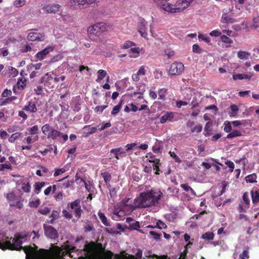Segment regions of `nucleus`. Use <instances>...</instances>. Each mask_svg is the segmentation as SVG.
<instances>
[{
  "instance_id": "423d86ee",
  "label": "nucleus",
  "mask_w": 259,
  "mask_h": 259,
  "mask_svg": "<svg viewBox=\"0 0 259 259\" xmlns=\"http://www.w3.org/2000/svg\"><path fill=\"white\" fill-rule=\"evenodd\" d=\"M106 30V24L103 22H98L89 27L87 31L91 34L98 35L100 32L105 31Z\"/></svg>"
},
{
  "instance_id": "864d4df0",
  "label": "nucleus",
  "mask_w": 259,
  "mask_h": 259,
  "mask_svg": "<svg viewBox=\"0 0 259 259\" xmlns=\"http://www.w3.org/2000/svg\"><path fill=\"white\" fill-rule=\"evenodd\" d=\"M224 132L229 133L232 131V127L230 122L228 121H226L224 122Z\"/></svg>"
},
{
  "instance_id": "f257e3e1",
  "label": "nucleus",
  "mask_w": 259,
  "mask_h": 259,
  "mask_svg": "<svg viewBox=\"0 0 259 259\" xmlns=\"http://www.w3.org/2000/svg\"><path fill=\"white\" fill-rule=\"evenodd\" d=\"M25 236L19 234L14 235V238L7 236L4 233H0V249L3 250L7 249L10 250H20L24 251L26 253V259H61L60 251L55 254L52 257L47 256L48 254V250L45 249H39L37 251V246L34 245V248L31 246H21L22 240Z\"/></svg>"
},
{
  "instance_id": "dca6fc26",
  "label": "nucleus",
  "mask_w": 259,
  "mask_h": 259,
  "mask_svg": "<svg viewBox=\"0 0 259 259\" xmlns=\"http://www.w3.org/2000/svg\"><path fill=\"white\" fill-rule=\"evenodd\" d=\"M111 153H113L115 159L118 160L120 157H126V152L122 150L121 147L116 148L111 150Z\"/></svg>"
},
{
  "instance_id": "20e7f679",
  "label": "nucleus",
  "mask_w": 259,
  "mask_h": 259,
  "mask_svg": "<svg viewBox=\"0 0 259 259\" xmlns=\"http://www.w3.org/2000/svg\"><path fill=\"white\" fill-rule=\"evenodd\" d=\"M160 199H161L160 193L155 198L152 197L151 194H140L139 198L134 199L135 207L132 206V208L133 210H135L137 208L151 207L158 204V201Z\"/></svg>"
},
{
  "instance_id": "79ce46f5",
  "label": "nucleus",
  "mask_w": 259,
  "mask_h": 259,
  "mask_svg": "<svg viewBox=\"0 0 259 259\" xmlns=\"http://www.w3.org/2000/svg\"><path fill=\"white\" fill-rule=\"evenodd\" d=\"M130 227L131 229L137 230L142 233H144L142 230L138 229V228H140V223L138 221H136L133 223L130 224Z\"/></svg>"
},
{
  "instance_id": "8fccbe9b",
  "label": "nucleus",
  "mask_w": 259,
  "mask_h": 259,
  "mask_svg": "<svg viewBox=\"0 0 259 259\" xmlns=\"http://www.w3.org/2000/svg\"><path fill=\"white\" fill-rule=\"evenodd\" d=\"M155 227H157V228L159 229H166L167 226L163 222L160 220H158V221L156 222Z\"/></svg>"
},
{
  "instance_id": "e2e57ef3",
  "label": "nucleus",
  "mask_w": 259,
  "mask_h": 259,
  "mask_svg": "<svg viewBox=\"0 0 259 259\" xmlns=\"http://www.w3.org/2000/svg\"><path fill=\"white\" fill-rule=\"evenodd\" d=\"M41 66V64L40 63H36L35 64H30L28 66H27V68H28V69H34V70H38L40 69Z\"/></svg>"
},
{
  "instance_id": "2eb2a0df",
  "label": "nucleus",
  "mask_w": 259,
  "mask_h": 259,
  "mask_svg": "<svg viewBox=\"0 0 259 259\" xmlns=\"http://www.w3.org/2000/svg\"><path fill=\"white\" fill-rule=\"evenodd\" d=\"M146 73L145 67L142 66L140 67L138 72L132 75V80L134 81H138L140 80V77L142 76H144Z\"/></svg>"
},
{
  "instance_id": "774afa93",
  "label": "nucleus",
  "mask_w": 259,
  "mask_h": 259,
  "mask_svg": "<svg viewBox=\"0 0 259 259\" xmlns=\"http://www.w3.org/2000/svg\"><path fill=\"white\" fill-rule=\"evenodd\" d=\"M249 258V252L247 250H243V253L239 255V259Z\"/></svg>"
},
{
  "instance_id": "49530a36",
  "label": "nucleus",
  "mask_w": 259,
  "mask_h": 259,
  "mask_svg": "<svg viewBox=\"0 0 259 259\" xmlns=\"http://www.w3.org/2000/svg\"><path fill=\"white\" fill-rule=\"evenodd\" d=\"M106 108H107V105H104L102 106H97L95 107L94 110H95V112L101 114L104 110H105Z\"/></svg>"
},
{
  "instance_id": "473e14b6",
  "label": "nucleus",
  "mask_w": 259,
  "mask_h": 259,
  "mask_svg": "<svg viewBox=\"0 0 259 259\" xmlns=\"http://www.w3.org/2000/svg\"><path fill=\"white\" fill-rule=\"evenodd\" d=\"M231 112H229V116L230 117H234L237 115V112L238 111V107L235 104L231 105L230 106Z\"/></svg>"
},
{
  "instance_id": "680f3d73",
  "label": "nucleus",
  "mask_w": 259,
  "mask_h": 259,
  "mask_svg": "<svg viewBox=\"0 0 259 259\" xmlns=\"http://www.w3.org/2000/svg\"><path fill=\"white\" fill-rule=\"evenodd\" d=\"M84 229H85V232H86L93 231L94 230V226L91 222L87 223V225L84 227Z\"/></svg>"
},
{
  "instance_id": "72a5a7b5",
  "label": "nucleus",
  "mask_w": 259,
  "mask_h": 259,
  "mask_svg": "<svg viewBox=\"0 0 259 259\" xmlns=\"http://www.w3.org/2000/svg\"><path fill=\"white\" fill-rule=\"evenodd\" d=\"M201 238L205 240H212L214 238V234L212 232H207L203 234Z\"/></svg>"
},
{
  "instance_id": "393cba45",
  "label": "nucleus",
  "mask_w": 259,
  "mask_h": 259,
  "mask_svg": "<svg viewBox=\"0 0 259 259\" xmlns=\"http://www.w3.org/2000/svg\"><path fill=\"white\" fill-rule=\"evenodd\" d=\"M122 204V209H130V211H133L135 209H132V206H134L135 207V203L134 205H132L129 203V198L126 200H123L121 201Z\"/></svg>"
},
{
  "instance_id": "e433bc0d",
  "label": "nucleus",
  "mask_w": 259,
  "mask_h": 259,
  "mask_svg": "<svg viewBox=\"0 0 259 259\" xmlns=\"http://www.w3.org/2000/svg\"><path fill=\"white\" fill-rule=\"evenodd\" d=\"M222 22L223 23H233V19L231 16H228L226 13H224L222 16Z\"/></svg>"
},
{
  "instance_id": "ea45409f",
  "label": "nucleus",
  "mask_w": 259,
  "mask_h": 259,
  "mask_svg": "<svg viewBox=\"0 0 259 259\" xmlns=\"http://www.w3.org/2000/svg\"><path fill=\"white\" fill-rule=\"evenodd\" d=\"M249 54L248 52H246L244 51H240L238 52L237 54V57L239 58V59L242 60H247L248 57H249Z\"/></svg>"
},
{
  "instance_id": "4468645a",
  "label": "nucleus",
  "mask_w": 259,
  "mask_h": 259,
  "mask_svg": "<svg viewBox=\"0 0 259 259\" xmlns=\"http://www.w3.org/2000/svg\"><path fill=\"white\" fill-rule=\"evenodd\" d=\"M175 116V113L171 111H166L164 113L163 115L160 118V123L164 124L167 121H172L174 117Z\"/></svg>"
},
{
  "instance_id": "4c0bfd02",
  "label": "nucleus",
  "mask_w": 259,
  "mask_h": 259,
  "mask_svg": "<svg viewBox=\"0 0 259 259\" xmlns=\"http://www.w3.org/2000/svg\"><path fill=\"white\" fill-rule=\"evenodd\" d=\"M45 184L46 183L45 182L35 183V184H34V192H35L36 194H38L41 188L45 186Z\"/></svg>"
},
{
  "instance_id": "0e129e2a",
  "label": "nucleus",
  "mask_w": 259,
  "mask_h": 259,
  "mask_svg": "<svg viewBox=\"0 0 259 259\" xmlns=\"http://www.w3.org/2000/svg\"><path fill=\"white\" fill-rule=\"evenodd\" d=\"M225 164L227 165L229 167V171L232 172L234 168V164L230 160H227L225 162Z\"/></svg>"
},
{
  "instance_id": "39448f33",
  "label": "nucleus",
  "mask_w": 259,
  "mask_h": 259,
  "mask_svg": "<svg viewBox=\"0 0 259 259\" xmlns=\"http://www.w3.org/2000/svg\"><path fill=\"white\" fill-rule=\"evenodd\" d=\"M184 70V66L182 63L175 62L170 64L168 72L171 76L179 75L183 72Z\"/></svg>"
},
{
  "instance_id": "a19ab883",
  "label": "nucleus",
  "mask_w": 259,
  "mask_h": 259,
  "mask_svg": "<svg viewBox=\"0 0 259 259\" xmlns=\"http://www.w3.org/2000/svg\"><path fill=\"white\" fill-rule=\"evenodd\" d=\"M144 92H145V84L142 83L138 85V91L134 92V95H142Z\"/></svg>"
},
{
  "instance_id": "412c9836",
  "label": "nucleus",
  "mask_w": 259,
  "mask_h": 259,
  "mask_svg": "<svg viewBox=\"0 0 259 259\" xmlns=\"http://www.w3.org/2000/svg\"><path fill=\"white\" fill-rule=\"evenodd\" d=\"M159 193H161V195H162V197L163 193L161 191H160V190L152 189L149 191H146V192H143L140 194V195L151 194L152 197L156 198V196H157Z\"/></svg>"
},
{
  "instance_id": "bf43d9fd",
  "label": "nucleus",
  "mask_w": 259,
  "mask_h": 259,
  "mask_svg": "<svg viewBox=\"0 0 259 259\" xmlns=\"http://www.w3.org/2000/svg\"><path fill=\"white\" fill-rule=\"evenodd\" d=\"M38 139V137L37 136L34 137V139H32V137L30 136H28L25 138L24 141L25 142H26V143H27V144H30L31 143H32V142H33V140H34V141H37Z\"/></svg>"
},
{
  "instance_id": "bb28decb",
  "label": "nucleus",
  "mask_w": 259,
  "mask_h": 259,
  "mask_svg": "<svg viewBox=\"0 0 259 259\" xmlns=\"http://www.w3.org/2000/svg\"><path fill=\"white\" fill-rule=\"evenodd\" d=\"M251 201H252V203L254 205L257 204V203L259 201V192L253 190L251 191Z\"/></svg>"
},
{
  "instance_id": "a878e982",
  "label": "nucleus",
  "mask_w": 259,
  "mask_h": 259,
  "mask_svg": "<svg viewBox=\"0 0 259 259\" xmlns=\"http://www.w3.org/2000/svg\"><path fill=\"white\" fill-rule=\"evenodd\" d=\"M138 32H139L140 34L142 35V37L146 38L148 34H147L146 27H145V25L144 23H142L139 24V27H138Z\"/></svg>"
},
{
  "instance_id": "603ef678",
  "label": "nucleus",
  "mask_w": 259,
  "mask_h": 259,
  "mask_svg": "<svg viewBox=\"0 0 259 259\" xmlns=\"http://www.w3.org/2000/svg\"><path fill=\"white\" fill-rule=\"evenodd\" d=\"M259 17L257 16L254 17L252 19V25H251V29H257L258 28Z\"/></svg>"
},
{
  "instance_id": "6ab92c4d",
  "label": "nucleus",
  "mask_w": 259,
  "mask_h": 259,
  "mask_svg": "<svg viewBox=\"0 0 259 259\" xmlns=\"http://www.w3.org/2000/svg\"><path fill=\"white\" fill-rule=\"evenodd\" d=\"M61 135H63V134L57 130H52V131L47 133V135H45L47 136V138L49 139H51L53 140H55Z\"/></svg>"
},
{
  "instance_id": "f3484780",
  "label": "nucleus",
  "mask_w": 259,
  "mask_h": 259,
  "mask_svg": "<svg viewBox=\"0 0 259 259\" xmlns=\"http://www.w3.org/2000/svg\"><path fill=\"white\" fill-rule=\"evenodd\" d=\"M26 85V79L24 78H19L18 80V82H17V85H14V87H13V92H14V94H17L16 88H18V90H22L25 88Z\"/></svg>"
},
{
  "instance_id": "1a4fd4ad",
  "label": "nucleus",
  "mask_w": 259,
  "mask_h": 259,
  "mask_svg": "<svg viewBox=\"0 0 259 259\" xmlns=\"http://www.w3.org/2000/svg\"><path fill=\"white\" fill-rule=\"evenodd\" d=\"M53 50L54 47L49 46L45 48V49L37 53L36 55H35V58L40 60H42L44 59L46 57H47V55L49 54L50 52H53Z\"/></svg>"
},
{
  "instance_id": "338daca9",
  "label": "nucleus",
  "mask_w": 259,
  "mask_h": 259,
  "mask_svg": "<svg viewBox=\"0 0 259 259\" xmlns=\"http://www.w3.org/2000/svg\"><path fill=\"white\" fill-rule=\"evenodd\" d=\"M31 49L30 45L27 44L22 47V49H21V52L22 53H26L28 52L31 51Z\"/></svg>"
},
{
  "instance_id": "69168bd1",
  "label": "nucleus",
  "mask_w": 259,
  "mask_h": 259,
  "mask_svg": "<svg viewBox=\"0 0 259 259\" xmlns=\"http://www.w3.org/2000/svg\"><path fill=\"white\" fill-rule=\"evenodd\" d=\"M25 0H16L14 1V5L16 8H19L25 5Z\"/></svg>"
},
{
  "instance_id": "c756f323",
  "label": "nucleus",
  "mask_w": 259,
  "mask_h": 259,
  "mask_svg": "<svg viewBox=\"0 0 259 259\" xmlns=\"http://www.w3.org/2000/svg\"><path fill=\"white\" fill-rule=\"evenodd\" d=\"M149 162L153 163V168L156 170L155 175H159V165H160V160L155 159L154 160H150Z\"/></svg>"
},
{
  "instance_id": "2f4dec72",
  "label": "nucleus",
  "mask_w": 259,
  "mask_h": 259,
  "mask_svg": "<svg viewBox=\"0 0 259 259\" xmlns=\"http://www.w3.org/2000/svg\"><path fill=\"white\" fill-rule=\"evenodd\" d=\"M52 130H56L54 129L49 124H46L41 127V131H42V134L47 135V133H49Z\"/></svg>"
},
{
  "instance_id": "c03bdc74",
  "label": "nucleus",
  "mask_w": 259,
  "mask_h": 259,
  "mask_svg": "<svg viewBox=\"0 0 259 259\" xmlns=\"http://www.w3.org/2000/svg\"><path fill=\"white\" fill-rule=\"evenodd\" d=\"M249 208V205H245L243 206L242 203H240L237 207V210L239 213H245L246 212V209Z\"/></svg>"
},
{
  "instance_id": "cd10ccee",
  "label": "nucleus",
  "mask_w": 259,
  "mask_h": 259,
  "mask_svg": "<svg viewBox=\"0 0 259 259\" xmlns=\"http://www.w3.org/2000/svg\"><path fill=\"white\" fill-rule=\"evenodd\" d=\"M98 215H99V219H100V221H101L103 225L107 227L110 226V223L107 221V219L103 213L99 212V213H98Z\"/></svg>"
},
{
  "instance_id": "f03ea898",
  "label": "nucleus",
  "mask_w": 259,
  "mask_h": 259,
  "mask_svg": "<svg viewBox=\"0 0 259 259\" xmlns=\"http://www.w3.org/2000/svg\"><path fill=\"white\" fill-rule=\"evenodd\" d=\"M83 251L85 256H79L78 259H146L142 258V250L140 249H138L135 255L128 254L125 250L114 254L110 250H106L101 243L94 242L85 244Z\"/></svg>"
},
{
  "instance_id": "ddd939ff",
  "label": "nucleus",
  "mask_w": 259,
  "mask_h": 259,
  "mask_svg": "<svg viewBox=\"0 0 259 259\" xmlns=\"http://www.w3.org/2000/svg\"><path fill=\"white\" fill-rule=\"evenodd\" d=\"M60 6L58 4H51L42 8V10L48 14H56L59 12Z\"/></svg>"
},
{
  "instance_id": "13d9d810",
  "label": "nucleus",
  "mask_w": 259,
  "mask_h": 259,
  "mask_svg": "<svg viewBox=\"0 0 259 259\" xmlns=\"http://www.w3.org/2000/svg\"><path fill=\"white\" fill-rule=\"evenodd\" d=\"M40 205V200L36 199L35 201H31L29 202V206L30 207L37 208Z\"/></svg>"
},
{
  "instance_id": "9b49d317",
  "label": "nucleus",
  "mask_w": 259,
  "mask_h": 259,
  "mask_svg": "<svg viewBox=\"0 0 259 259\" xmlns=\"http://www.w3.org/2000/svg\"><path fill=\"white\" fill-rule=\"evenodd\" d=\"M132 211H130L129 209H121L120 210H118L117 209H115L113 211V216H112V219L116 221L120 220V218L125 214L129 213Z\"/></svg>"
},
{
  "instance_id": "3c124183",
  "label": "nucleus",
  "mask_w": 259,
  "mask_h": 259,
  "mask_svg": "<svg viewBox=\"0 0 259 259\" xmlns=\"http://www.w3.org/2000/svg\"><path fill=\"white\" fill-rule=\"evenodd\" d=\"M135 46V43L130 40L126 41L123 43L122 49H128Z\"/></svg>"
},
{
  "instance_id": "c85d7f7f",
  "label": "nucleus",
  "mask_w": 259,
  "mask_h": 259,
  "mask_svg": "<svg viewBox=\"0 0 259 259\" xmlns=\"http://www.w3.org/2000/svg\"><path fill=\"white\" fill-rule=\"evenodd\" d=\"M241 136V132L238 130H233L232 132L229 133L227 136V139H233L235 137H239Z\"/></svg>"
},
{
  "instance_id": "a211bd4d",
  "label": "nucleus",
  "mask_w": 259,
  "mask_h": 259,
  "mask_svg": "<svg viewBox=\"0 0 259 259\" xmlns=\"http://www.w3.org/2000/svg\"><path fill=\"white\" fill-rule=\"evenodd\" d=\"M22 111H26L30 113H35L37 111L36 104L32 101H30L28 102V104L22 108Z\"/></svg>"
},
{
  "instance_id": "052dcab7",
  "label": "nucleus",
  "mask_w": 259,
  "mask_h": 259,
  "mask_svg": "<svg viewBox=\"0 0 259 259\" xmlns=\"http://www.w3.org/2000/svg\"><path fill=\"white\" fill-rule=\"evenodd\" d=\"M192 52H194V53L199 54L202 53V49H200L199 45L194 44L192 45Z\"/></svg>"
},
{
  "instance_id": "aec40b11",
  "label": "nucleus",
  "mask_w": 259,
  "mask_h": 259,
  "mask_svg": "<svg viewBox=\"0 0 259 259\" xmlns=\"http://www.w3.org/2000/svg\"><path fill=\"white\" fill-rule=\"evenodd\" d=\"M83 130L85 131V132H84V137H88L89 136L97 132V127L95 126L91 127L90 125H87L83 127Z\"/></svg>"
},
{
  "instance_id": "f8f14e48",
  "label": "nucleus",
  "mask_w": 259,
  "mask_h": 259,
  "mask_svg": "<svg viewBox=\"0 0 259 259\" xmlns=\"http://www.w3.org/2000/svg\"><path fill=\"white\" fill-rule=\"evenodd\" d=\"M97 0H71V4L77 8H80L85 5H89L95 3Z\"/></svg>"
},
{
  "instance_id": "b1692460",
  "label": "nucleus",
  "mask_w": 259,
  "mask_h": 259,
  "mask_svg": "<svg viewBox=\"0 0 259 259\" xmlns=\"http://www.w3.org/2000/svg\"><path fill=\"white\" fill-rule=\"evenodd\" d=\"M101 176L103 178V180H104V182H105L106 184H107V187H110L109 183L111 180V175L108 171H105L101 173Z\"/></svg>"
},
{
  "instance_id": "9d476101",
  "label": "nucleus",
  "mask_w": 259,
  "mask_h": 259,
  "mask_svg": "<svg viewBox=\"0 0 259 259\" xmlns=\"http://www.w3.org/2000/svg\"><path fill=\"white\" fill-rule=\"evenodd\" d=\"M45 35L43 33H38L36 32H31L27 35V39L30 41H42L44 40Z\"/></svg>"
},
{
  "instance_id": "6e6d98bb",
  "label": "nucleus",
  "mask_w": 259,
  "mask_h": 259,
  "mask_svg": "<svg viewBox=\"0 0 259 259\" xmlns=\"http://www.w3.org/2000/svg\"><path fill=\"white\" fill-rule=\"evenodd\" d=\"M166 91L167 90L165 88L160 89L158 90V96H159V99L161 100L164 99Z\"/></svg>"
},
{
  "instance_id": "0eeeda50",
  "label": "nucleus",
  "mask_w": 259,
  "mask_h": 259,
  "mask_svg": "<svg viewBox=\"0 0 259 259\" xmlns=\"http://www.w3.org/2000/svg\"><path fill=\"white\" fill-rule=\"evenodd\" d=\"M42 228H44L45 235L47 238L51 239H55L58 238L57 230L53 226L44 224Z\"/></svg>"
},
{
  "instance_id": "c9c22d12",
  "label": "nucleus",
  "mask_w": 259,
  "mask_h": 259,
  "mask_svg": "<svg viewBox=\"0 0 259 259\" xmlns=\"http://www.w3.org/2000/svg\"><path fill=\"white\" fill-rule=\"evenodd\" d=\"M27 131L31 136L37 135L38 134V126L37 125H34L33 126L28 128Z\"/></svg>"
},
{
  "instance_id": "4d7b16f0",
  "label": "nucleus",
  "mask_w": 259,
  "mask_h": 259,
  "mask_svg": "<svg viewBox=\"0 0 259 259\" xmlns=\"http://www.w3.org/2000/svg\"><path fill=\"white\" fill-rule=\"evenodd\" d=\"M30 185L29 182L27 183H22V190L26 193H29L30 191Z\"/></svg>"
},
{
  "instance_id": "6e6552de",
  "label": "nucleus",
  "mask_w": 259,
  "mask_h": 259,
  "mask_svg": "<svg viewBox=\"0 0 259 259\" xmlns=\"http://www.w3.org/2000/svg\"><path fill=\"white\" fill-rule=\"evenodd\" d=\"M68 205L70 206L71 209L74 210L73 211H74L75 218L77 219L80 218L83 212L81 207H80V200L76 199L74 201L70 202V203L68 204Z\"/></svg>"
},
{
  "instance_id": "de8ad7c7",
  "label": "nucleus",
  "mask_w": 259,
  "mask_h": 259,
  "mask_svg": "<svg viewBox=\"0 0 259 259\" xmlns=\"http://www.w3.org/2000/svg\"><path fill=\"white\" fill-rule=\"evenodd\" d=\"M247 74H237L233 75V79L234 80H242L244 79H247Z\"/></svg>"
},
{
  "instance_id": "7c9ffc66",
  "label": "nucleus",
  "mask_w": 259,
  "mask_h": 259,
  "mask_svg": "<svg viewBox=\"0 0 259 259\" xmlns=\"http://www.w3.org/2000/svg\"><path fill=\"white\" fill-rule=\"evenodd\" d=\"M257 178V176L255 173L250 174L249 175L247 176V177H245V181L247 183H256L257 181H256V179Z\"/></svg>"
},
{
  "instance_id": "09e8293b",
  "label": "nucleus",
  "mask_w": 259,
  "mask_h": 259,
  "mask_svg": "<svg viewBox=\"0 0 259 259\" xmlns=\"http://www.w3.org/2000/svg\"><path fill=\"white\" fill-rule=\"evenodd\" d=\"M244 203L245 205H249V195H248V192H245L243 193V202H241V203Z\"/></svg>"
},
{
  "instance_id": "f704fd0d",
  "label": "nucleus",
  "mask_w": 259,
  "mask_h": 259,
  "mask_svg": "<svg viewBox=\"0 0 259 259\" xmlns=\"http://www.w3.org/2000/svg\"><path fill=\"white\" fill-rule=\"evenodd\" d=\"M98 77L96 79V81L99 82L100 81L103 79L106 76V71L103 69H99L97 72Z\"/></svg>"
},
{
  "instance_id": "a18cd8bd",
  "label": "nucleus",
  "mask_w": 259,
  "mask_h": 259,
  "mask_svg": "<svg viewBox=\"0 0 259 259\" xmlns=\"http://www.w3.org/2000/svg\"><path fill=\"white\" fill-rule=\"evenodd\" d=\"M21 133L19 132L12 134L11 136L9 138V142H10V143H14L15 141L21 136Z\"/></svg>"
},
{
  "instance_id": "58836bf2",
  "label": "nucleus",
  "mask_w": 259,
  "mask_h": 259,
  "mask_svg": "<svg viewBox=\"0 0 259 259\" xmlns=\"http://www.w3.org/2000/svg\"><path fill=\"white\" fill-rule=\"evenodd\" d=\"M64 249H65V252L67 253H69L70 252H74L76 250V247L72 245L65 244V246H64Z\"/></svg>"
},
{
  "instance_id": "5fc2aeb1",
  "label": "nucleus",
  "mask_w": 259,
  "mask_h": 259,
  "mask_svg": "<svg viewBox=\"0 0 259 259\" xmlns=\"http://www.w3.org/2000/svg\"><path fill=\"white\" fill-rule=\"evenodd\" d=\"M169 154H170V157L174 159L175 162L180 163L182 162V160H180V158L178 156V155L175 154L174 152L170 151L169 152Z\"/></svg>"
},
{
  "instance_id": "7ed1b4c3",
  "label": "nucleus",
  "mask_w": 259,
  "mask_h": 259,
  "mask_svg": "<svg viewBox=\"0 0 259 259\" xmlns=\"http://www.w3.org/2000/svg\"><path fill=\"white\" fill-rule=\"evenodd\" d=\"M168 0H153L155 4L159 5L162 10L171 13H180L184 10L189 5L191 2L187 0H178L176 4L172 5L169 3L164 4Z\"/></svg>"
},
{
  "instance_id": "37998d69",
  "label": "nucleus",
  "mask_w": 259,
  "mask_h": 259,
  "mask_svg": "<svg viewBox=\"0 0 259 259\" xmlns=\"http://www.w3.org/2000/svg\"><path fill=\"white\" fill-rule=\"evenodd\" d=\"M221 40H222V41H223V43L226 44L227 45V47H229V46L233 43V40L225 35L221 36Z\"/></svg>"
},
{
  "instance_id": "5701e85b",
  "label": "nucleus",
  "mask_w": 259,
  "mask_h": 259,
  "mask_svg": "<svg viewBox=\"0 0 259 259\" xmlns=\"http://www.w3.org/2000/svg\"><path fill=\"white\" fill-rule=\"evenodd\" d=\"M122 104H123V101L121 100L119 101V103H118L117 105L114 106L113 109H112V111H111V115L114 116L119 112V111L122 108Z\"/></svg>"
},
{
  "instance_id": "4be33fe9",
  "label": "nucleus",
  "mask_w": 259,
  "mask_h": 259,
  "mask_svg": "<svg viewBox=\"0 0 259 259\" xmlns=\"http://www.w3.org/2000/svg\"><path fill=\"white\" fill-rule=\"evenodd\" d=\"M6 199L10 202L21 201V197L16 196L13 192L8 193L6 195Z\"/></svg>"
}]
</instances>
